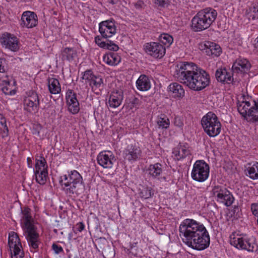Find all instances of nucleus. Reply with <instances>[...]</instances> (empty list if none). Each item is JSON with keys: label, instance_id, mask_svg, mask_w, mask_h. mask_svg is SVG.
Segmentation results:
<instances>
[{"label": "nucleus", "instance_id": "f257e3e1", "mask_svg": "<svg viewBox=\"0 0 258 258\" xmlns=\"http://www.w3.org/2000/svg\"><path fill=\"white\" fill-rule=\"evenodd\" d=\"M179 236L188 247L202 250L210 244V238L205 226L192 219L183 220L179 226Z\"/></svg>", "mask_w": 258, "mask_h": 258}, {"label": "nucleus", "instance_id": "f03ea898", "mask_svg": "<svg viewBox=\"0 0 258 258\" xmlns=\"http://www.w3.org/2000/svg\"><path fill=\"white\" fill-rule=\"evenodd\" d=\"M59 182L62 190L69 197L81 195L85 189L82 176L75 170L61 176Z\"/></svg>", "mask_w": 258, "mask_h": 258}, {"label": "nucleus", "instance_id": "7ed1b4c3", "mask_svg": "<svg viewBox=\"0 0 258 258\" xmlns=\"http://www.w3.org/2000/svg\"><path fill=\"white\" fill-rule=\"evenodd\" d=\"M201 69L192 62H180L176 66L173 76L180 83L193 90L195 79Z\"/></svg>", "mask_w": 258, "mask_h": 258}, {"label": "nucleus", "instance_id": "20e7f679", "mask_svg": "<svg viewBox=\"0 0 258 258\" xmlns=\"http://www.w3.org/2000/svg\"><path fill=\"white\" fill-rule=\"evenodd\" d=\"M217 16V11L207 8L200 11L191 20V28L195 32H200L209 28Z\"/></svg>", "mask_w": 258, "mask_h": 258}, {"label": "nucleus", "instance_id": "39448f33", "mask_svg": "<svg viewBox=\"0 0 258 258\" xmlns=\"http://www.w3.org/2000/svg\"><path fill=\"white\" fill-rule=\"evenodd\" d=\"M230 243L238 249L246 250L249 252H256L258 245L253 237H248L246 235L233 233L230 236Z\"/></svg>", "mask_w": 258, "mask_h": 258}, {"label": "nucleus", "instance_id": "423d86ee", "mask_svg": "<svg viewBox=\"0 0 258 258\" xmlns=\"http://www.w3.org/2000/svg\"><path fill=\"white\" fill-rule=\"evenodd\" d=\"M201 124L204 132L210 137H215L221 132V124L217 116L213 112H208L202 117Z\"/></svg>", "mask_w": 258, "mask_h": 258}, {"label": "nucleus", "instance_id": "0eeeda50", "mask_svg": "<svg viewBox=\"0 0 258 258\" xmlns=\"http://www.w3.org/2000/svg\"><path fill=\"white\" fill-rule=\"evenodd\" d=\"M209 172V165L203 160H197L193 165L191 177L193 180L202 182L208 179Z\"/></svg>", "mask_w": 258, "mask_h": 258}, {"label": "nucleus", "instance_id": "6e6552de", "mask_svg": "<svg viewBox=\"0 0 258 258\" xmlns=\"http://www.w3.org/2000/svg\"><path fill=\"white\" fill-rule=\"evenodd\" d=\"M8 245L11 251L12 258H23L24 252L21 240L18 234L11 231L9 234Z\"/></svg>", "mask_w": 258, "mask_h": 258}, {"label": "nucleus", "instance_id": "1a4fd4ad", "mask_svg": "<svg viewBox=\"0 0 258 258\" xmlns=\"http://www.w3.org/2000/svg\"><path fill=\"white\" fill-rule=\"evenodd\" d=\"M212 191L217 202L222 203L227 207H229L233 204L234 198L225 187L221 185L215 186Z\"/></svg>", "mask_w": 258, "mask_h": 258}, {"label": "nucleus", "instance_id": "9d476101", "mask_svg": "<svg viewBox=\"0 0 258 258\" xmlns=\"http://www.w3.org/2000/svg\"><path fill=\"white\" fill-rule=\"evenodd\" d=\"M24 108L30 113L37 112L39 109L40 99L38 94L34 91H29L26 93L23 99Z\"/></svg>", "mask_w": 258, "mask_h": 258}, {"label": "nucleus", "instance_id": "9b49d317", "mask_svg": "<svg viewBox=\"0 0 258 258\" xmlns=\"http://www.w3.org/2000/svg\"><path fill=\"white\" fill-rule=\"evenodd\" d=\"M144 50L147 54L155 58H162L166 53L165 46L157 42L145 43Z\"/></svg>", "mask_w": 258, "mask_h": 258}, {"label": "nucleus", "instance_id": "f8f14e48", "mask_svg": "<svg viewBox=\"0 0 258 258\" xmlns=\"http://www.w3.org/2000/svg\"><path fill=\"white\" fill-rule=\"evenodd\" d=\"M0 43L3 47L13 52H17L20 49V43L14 35L5 33L0 37Z\"/></svg>", "mask_w": 258, "mask_h": 258}, {"label": "nucleus", "instance_id": "ddd939ff", "mask_svg": "<svg viewBox=\"0 0 258 258\" xmlns=\"http://www.w3.org/2000/svg\"><path fill=\"white\" fill-rule=\"evenodd\" d=\"M24 235L31 248L37 249L40 243L39 234L36 231L35 227L32 226L28 228H24Z\"/></svg>", "mask_w": 258, "mask_h": 258}, {"label": "nucleus", "instance_id": "4468645a", "mask_svg": "<svg viewBox=\"0 0 258 258\" xmlns=\"http://www.w3.org/2000/svg\"><path fill=\"white\" fill-rule=\"evenodd\" d=\"M116 26L114 20H106L99 23V31L102 37L107 38L116 33Z\"/></svg>", "mask_w": 258, "mask_h": 258}, {"label": "nucleus", "instance_id": "2eb2a0df", "mask_svg": "<svg viewBox=\"0 0 258 258\" xmlns=\"http://www.w3.org/2000/svg\"><path fill=\"white\" fill-rule=\"evenodd\" d=\"M97 163L104 168H111L115 161L114 156L109 151H104L99 153L97 157Z\"/></svg>", "mask_w": 258, "mask_h": 258}, {"label": "nucleus", "instance_id": "dca6fc26", "mask_svg": "<svg viewBox=\"0 0 258 258\" xmlns=\"http://www.w3.org/2000/svg\"><path fill=\"white\" fill-rule=\"evenodd\" d=\"M140 148L136 145H130L124 150L123 156L125 160L130 163H133L140 157L141 155Z\"/></svg>", "mask_w": 258, "mask_h": 258}, {"label": "nucleus", "instance_id": "f3484780", "mask_svg": "<svg viewBox=\"0 0 258 258\" xmlns=\"http://www.w3.org/2000/svg\"><path fill=\"white\" fill-rule=\"evenodd\" d=\"M210 82L209 75L204 70H199V74L195 79L193 90L201 91L208 86Z\"/></svg>", "mask_w": 258, "mask_h": 258}, {"label": "nucleus", "instance_id": "a211bd4d", "mask_svg": "<svg viewBox=\"0 0 258 258\" xmlns=\"http://www.w3.org/2000/svg\"><path fill=\"white\" fill-rule=\"evenodd\" d=\"M21 26L23 28H32L38 23L36 14L33 12L25 11L22 15Z\"/></svg>", "mask_w": 258, "mask_h": 258}, {"label": "nucleus", "instance_id": "6ab92c4d", "mask_svg": "<svg viewBox=\"0 0 258 258\" xmlns=\"http://www.w3.org/2000/svg\"><path fill=\"white\" fill-rule=\"evenodd\" d=\"M146 171L152 179L159 180H165L166 179L165 177L162 176L164 171V166L161 163H156L150 165Z\"/></svg>", "mask_w": 258, "mask_h": 258}, {"label": "nucleus", "instance_id": "aec40b11", "mask_svg": "<svg viewBox=\"0 0 258 258\" xmlns=\"http://www.w3.org/2000/svg\"><path fill=\"white\" fill-rule=\"evenodd\" d=\"M250 103L249 101H242L237 106L238 112L243 116H253V112H258L257 105L254 102V106L250 107Z\"/></svg>", "mask_w": 258, "mask_h": 258}, {"label": "nucleus", "instance_id": "412c9836", "mask_svg": "<svg viewBox=\"0 0 258 258\" xmlns=\"http://www.w3.org/2000/svg\"><path fill=\"white\" fill-rule=\"evenodd\" d=\"M190 154V150L187 145L179 144L173 149L172 157L175 160H180Z\"/></svg>", "mask_w": 258, "mask_h": 258}, {"label": "nucleus", "instance_id": "4be33fe9", "mask_svg": "<svg viewBox=\"0 0 258 258\" xmlns=\"http://www.w3.org/2000/svg\"><path fill=\"white\" fill-rule=\"evenodd\" d=\"M123 99V93L122 90H116L111 92L108 101L109 106L116 108L121 103Z\"/></svg>", "mask_w": 258, "mask_h": 258}, {"label": "nucleus", "instance_id": "5701e85b", "mask_svg": "<svg viewBox=\"0 0 258 258\" xmlns=\"http://www.w3.org/2000/svg\"><path fill=\"white\" fill-rule=\"evenodd\" d=\"M216 78L218 82L230 84L233 81V78L230 72H228L225 69H218L215 73Z\"/></svg>", "mask_w": 258, "mask_h": 258}, {"label": "nucleus", "instance_id": "b1692460", "mask_svg": "<svg viewBox=\"0 0 258 258\" xmlns=\"http://www.w3.org/2000/svg\"><path fill=\"white\" fill-rule=\"evenodd\" d=\"M168 92L174 98L181 99L184 96V90L180 84L177 83H171L168 87Z\"/></svg>", "mask_w": 258, "mask_h": 258}, {"label": "nucleus", "instance_id": "393cba45", "mask_svg": "<svg viewBox=\"0 0 258 258\" xmlns=\"http://www.w3.org/2000/svg\"><path fill=\"white\" fill-rule=\"evenodd\" d=\"M250 68L249 61L245 58H240L237 60L233 64L232 69L233 72L238 73L241 72L245 73Z\"/></svg>", "mask_w": 258, "mask_h": 258}, {"label": "nucleus", "instance_id": "a878e982", "mask_svg": "<svg viewBox=\"0 0 258 258\" xmlns=\"http://www.w3.org/2000/svg\"><path fill=\"white\" fill-rule=\"evenodd\" d=\"M205 52L208 55L213 57L219 56L222 52L220 46L215 43L207 42L205 44Z\"/></svg>", "mask_w": 258, "mask_h": 258}, {"label": "nucleus", "instance_id": "bb28decb", "mask_svg": "<svg viewBox=\"0 0 258 258\" xmlns=\"http://www.w3.org/2000/svg\"><path fill=\"white\" fill-rule=\"evenodd\" d=\"M136 87L141 91L149 90L151 87L149 77L145 75H141L136 81Z\"/></svg>", "mask_w": 258, "mask_h": 258}, {"label": "nucleus", "instance_id": "cd10ccee", "mask_svg": "<svg viewBox=\"0 0 258 258\" xmlns=\"http://www.w3.org/2000/svg\"><path fill=\"white\" fill-rule=\"evenodd\" d=\"M95 42L100 47L103 48L114 51L118 50L119 49L118 45L111 41L108 40L106 42L102 41L101 38L99 36L95 37Z\"/></svg>", "mask_w": 258, "mask_h": 258}, {"label": "nucleus", "instance_id": "c85d7f7f", "mask_svg": "<svg viewBox=\"0 0 258 258\" xmlns=\"http://www.w3.org/2000/svg\"><path fill=\"white\" fill-rule=\"evenodd\" d=\"M103 59L105 63L110 66H115L120 62L121 58L117 53L109 52L103 56Z\"/></svg>", "mask_w": 258, "mask_h": 258}, {"label": "nucleus", "instance_id": "c756f323", "mask_svg": "<svg viewBox=\"0 0 258 258\" xmlns=\"http://www.w3.org/2000/svg\"><path fill=\"white\" fill-rule=\"evenodd\" d=\"M48 89L50 93L57 94L60 92L61 87L58 80L55 78H49L48 82Z\"/></svg>", "mask_w": 258, "mask_h": 258}, {"label": "nucleus", "instance_id": "7c9ffc66", "mask_svg": "<svg viewBox=\"0 0 258 258\" xmlns=\"http://www.w3.org/2000/svg\"><path fill=\"white\" fill-rule=\"evenodd\" d=\"M30 212L31 209L28 207H25L23 210H22L23 219L24 220L23 228L34 226L32 223V218L30 214Z\"/></svg>", "mask_w": 258, "mask_h": 258}, {"label": "nucleus", "instance_id": "2f4dec72", "mask_svg": "<svg viewBox=\"0 0 258 258\" xmlns=\"http://www.w3.org/2000/svg\"><path fill=\"white\" fill-rule=\"evenodd\" d=\"M89 84L94 91H100L103 88V80L99 76L95 75Z\"/></svg>", "mask_w": 258, "mask_h": 258}, {"label": "nucleus", "instance_id": "473e14b6", "mask_svg": "<svg viewBox=\"0 0 258 258\" xmlns=\"http://www.w3.org/2000/svg\"><path fill=\"white\" fill-rule=\"evenodd\" d=\"M156 123L159 128L167 129L169 127V119L164 114H161L157 116Z\"/></svg>", "mask_w": 258, "mask_h": 258}, {"label": "nucleus", "instance_id": "72a5a7b5", "mask_svg": "<svg viewBox=\"0 0 258 258\" xmlns=\"http://www.w3.org/2000/svg\"><path fill=\"white\" fill-rule=\"evenodd\" d=\"M62 59L69 61H72L77 56L76 51L72 48L66 47L61 52Z\"/></svg>", "mask_w": 258, "mask_h": 258}, {"label": "nucleus", "instance_id": "f704fd0d", "mask_svg": "<svg viewBox=\"0 0 258 258\" xmlns=\"http://www.w3.org/2000/svg\"><path fill=\"white\" fill-rule=\"evenodd\" d=\"M246 175L252 179H258V163L255 162L252 165L248 166L247 169Z\"/></svg>", "mask_w": 258, "mask_h": 258}, {"label": "nucleus", "instance_id": "c9c22d12", "mask_svg": "<svg viewBox=\"0 0 258 258\" xmlns=\"http://www.w3.org/2000/svg\"><path fill=\"white\" fill-rule=\"evenodd\" d=\"M36 181L40 184H44L48 176L47 170L34 171Z\"/></svg>", "mask_w": 258, "mask_h": 258}, {"label": "nucleus", "instance_id": "e433bc0d", "mask_svg": "<svg viewBox=\"0 0 258 258\" xmlns=\"http://www.w3.org/2000/svg\"><path fill=\"white\" fill-rule=\"evenodd\" d=\"M2 91L6 95H14L16 93L15 88L14 86L10 84L8 80H4L2 81Z\"/></svg>", "mask_w": 258, "mask_h": 258}, {"label": "nucleus", "instance_id": "4c0bfd02", "mask_svg": "<svg viewBox=\"0 0 258 258\" xmlns=\"http://www.w3.org/2000/svg\"><path fill=\"white\" fill-rule=\"evenodd\" d=\"M47 170V165L45 158L42 156H39L36 159L35 168L34 171Z\"/></svg>", "mask_w": 258, "mask_h": 258}, {"label": "nucleus", "instance_id": "58836bf2", "mask_svg": "<svg viewBox=\"0 0 258 258\" xmlns=\"http://www.w3.org/2000/svg\"><path fill=\"white\" fill-rule=\"evenodd\" d=\"M160 42L162 45L167 47H169L173 42V38L172 36L167 33H163L159 37Z\"/></svg>", "mask_w": 258, "mask_h": 258}, {"label": "nucleus", "instance_id": "ea45409f", "mask_svg": "<svg viewBox=\"0 0 258 258\" xmlns=\"http://www.w3.org/2000/svg\"><path fill=\"white\" fill-rule=\"evenodd\" d=\"M0 130L3 138L8 136L9 130L7 125L6 119L2 116L0 117Z\"/></svg>", "mask_w": 258, "mask_h": 258}, {"label": "nucleus", "instance_id": "a19ab883", "mask_svg": "<svg viewBox=\"0 0 258 258\" xmlns=\"http://www.w3.org/2000/svg\"><path fill=\"white\" fill-rule=\"evenodd\" d=\"M139 194L140 197L145 199H149L154 195L152 188L148 186H143Z\"/></svg>", "mask_w": 258, "mask_h": 258}, {"label": "nucleus", "instance_id": "79ce46f5", "mask_svg": "<svg viewBox=\"0 0 258 258\" xmlns=\"http://www.w3.org/2000/svg\"><path fill=\"white\" fill-rule=\"evenodd\" d=\"M66 99L67 104H71V103L78 101L76 94L71 89H68L66 92Z\"/></svg>", "mask_w": 258, "mask_h": 258}, {"label": "nucleus", "instance_id": "37998d69", "mask_svg": "<svg viewBox=\"0 0 258 258\" xmlns=\"http://www.w3.org/2000/svg\"><path fill=\"white\" fill-rule=\"evenodd\" d=\"M130 4L135 9L138 10L144 9L146 7L145 2L143 0L133 1L131 0Z\"/></svg>", "mask_w": 258, "mask_h": 258}, {"label": "nucleus", "instance_id": "c03bdc74", "mask_svg": "<svg viewBox=\"0 0 258 258\" xmlns=\"http://www.w3.org/2000/svg\"><path fill=\"white\" fill-rule=\"evenodd\" d=\"M155 7L165 8L167 7L170 3V0H152Z\"/></svg>", "mask_w": 258, "mask_h": 258}, {"label": "nucleus", "instance_id": "a18cd8bd", "mask_svg": "<svg viewBox=\"0 0 258 258\" xmlns=\"http://www.w3.org/2000/svg\"><path fill=\"white\" fill-rule=\"evenodd\" d=\"M82 77V79L84 80L86 82L90 83L92 79L93 78L95 75L93 74L91 70H88L85 71Z\"/></svg>", "mask_w": 258, "mask_h": 258}, {"label": "nucleus", "instance_id": "49530a36", "mask_svg": "<svg viewBox=\"0 0 258 258\" xmlns=\"http://www.w3.org/2000/svg\"><path fill=\"white\" fill-rule=\"evenodd\" d=\"M68 105L69 110L74 114L77 113L80 110L79 103L78 101L76 102L75 101V102Z\"/></svg>", "mask_w": 258, "mask_h": 258}, {"label": "nucleus", "instance_id": "de8ad7c7", "mask_svg": "<svg viewBox=\"0 0 258 258\" xmlns=\"http://www.w3.org/2000/svg\"><path fill=\"white\" fill-rule=\"evenodd\" d=\"M250 17L252 20L258 19V3L254 4L251 8Z\"/></svg>", "mask_w": 258, "mask_h": 258}, {"label": "nucleus", "instance_id": "09e8293b", "mask_svg": "<svg viewBox=\"0 0 258 258\" xmlns=\"http://www.w3.org/2000/svg\"><path fill=\"white\" fill-rule=\"evenodd\" d=\"M140 104V100L136 97H131L130 99L129 107L131 109L137 108Z\"/></svg>", "mask_w": 258, "mask_h": 258}, {"label": "nucleus", "instance_id": "8fccbe9b", "mask_svg": "<svg viewBox=\"0 0 258 258\" xmlns=\"http://www.w3.org/2000/svg\"><path fill=\"white\" fill-rule=\"evenodd\" d=\"M174 124L179 127H182L183 125L182 118L178 116H175L173 120Z\"/></svg>", "mask_w": 258, "mask_h": 258}, {"label": "nucleus", "instance_id": "3c124183", "mask_svg": "<svg viewBox=\"0 0 258 258\" xmlns=\"http://www.w3.org/2000/svg\"><path fill=\"white\" fill-rule=\"evenodd\" d=\"M52 248L54 253L57 254L63 251L62 247L56 243H53Z\"/></svg>", "mask_w": 258, "mask_h": 258}, {"label": "nucleus", "instance_id": "603ef678", "mask_svg": "<svg viewBox=\"0 0 258 258\" xmlns=\"http://www.w3.org/2000/svg\"><path fill=\"white\" fill-rule=\"evenodd\" d=\"M5 60L0 58V73H4L6 72L7 67L4 65Z\"/></svg>", "mask_w": 258, "mask_h": 258}, {"label": "nucleus", "instance_id": "864d4df0", "mask_svg": "<svg viewBox=\"0 0 258 258\" xmlns=\"http://www.w3.org/2000/svg\"><path fill=\"white\" fill-rule=\"evenodd\" d=\"M85 225L83 222H79L77 223L76 225V229L79 232H81L82 231H83Z\"/></svg>", "mask_w": 258, "mask_h": 258}, {"label": "nucleus", "instance_id": "5fc2aeb1", "mask_svg": "<svg viewBox=\"0 0 258 258\" xmlns=\"http://www.w3.org/2000/svg\"><path fill=\"white\" fill-rule=\"evenodd\" d=\"M255 41V42L254 44V47L255 49H256V50L257 51H258V36L256 38Z\"/></svg>", "mask_w": 258, "mask_h": 258}, {"label": "nucleus", "instance_id": "6e6d98bb", "mask_svg": "<svg viewBox=\"0 0 258 258\" xmlns=\"http://www.w3.org/2000/svg\"><path fill=\"white\" fill-rule=\"evenodd\" d=\"M27 160L28 167H32V165H31L32 160H31V158L30 157H28Z\"/></svg>", "mask_w": 258, "mask_h": 258}, {"label": "nucleus", "instance_id": "4d7b16f0", "mask_svg": "<svg viewBox=\"0 0 258 258\" xmlns=\"http://www.w3.org/2000/svg\"><path fill=\"white\" fill-rule=\"evenodd\" d=\"M254 112H253V116H251L252 117V119L254 121H258V115H254Z\"/></svg>", "mask_w": 258, "mask_h": 258}, {"label": "nucleus", "instance_id": "13d9d810", "mask_svg": "<svg viewBox=\"0 0 258 258\" xmlns=\"http://www.w3.org/2000/svg\"><path fill=\"white\" fill-rule=\"evenodd\" d=\"M33 134L37 135V136H39L40 132L37 129H34L33 132Z\"/></svg>", "mask_w": 258, "mask_h": 258}, {"label": "nucleus", "instance_id": "bf43d9fd", "mask_svg": "<svg viewBox=\"0 0 258 258\" xmlns=\"http://www.w3.org/2000/svg\"><path fill=\"white\" fill-rule=\"evenodd\" d=\"M119 0H108V2L112 4H117Z\"/></svg>", "mask_w": 258, "mask_h": 258}, {"label": "nucleus", "instance_id": "052dcab7", "mask_svg": "<svg viewBox=\"0 0 258 258\" xmlns=\"http://www.w3.org/2000/svg\"><path fill=\"white\" fill-rule=\"evenodd\" d=\"M74 258H79V257L76 255Z\"/></svg>", "mask_w": 258, "mask_h": 258}, {"label": "nucleus", "instance_id": "680f3d73", "mask_svg": "<svg viewBox=\"0 0 258 258\" xmlns=\"http://www.w3.org/2000/svg\"><path fill=\"white\" fill-rule=\"evenodd\" d=\"M68 257H69V258H71V254H69V255H68Z\"/></svg>", "mask_w": 258, "mask_h": 258}, {"label": "nucleus", "instance_id": "e2e57ef3", "mask_svg": "<svg viewBox=\"0 0 258 258\" xmlns=\"http://www.w3.org/2000/svg\"><path fill=\"white\" fill-rule=\"evenodd\" d=\"M257 109H258V106H257Z\"/></svg>", "mask_w": 258, "mask_h": 258}]
</instances>
